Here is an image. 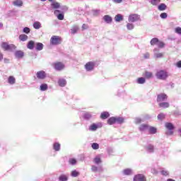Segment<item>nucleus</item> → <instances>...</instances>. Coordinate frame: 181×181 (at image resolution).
I'll return each mask as SVG.
<instances>
[{"label":"nucleus","instance_id":"9d476101","mask_svg":"<svg viewBox=\"0 0 181 181\" xmlns=\"http://www.w3.org/2000/svg\"><path fill=\"white\" fill-rule=\"evenodd\" d=\"M54 15L57 16V19H59V21H63V19H64V13H60V11L59 10H55L54 11Z\"/></svg>","mask_w":181,"mask_h":181},{"label":"nucleus","instance_id":"a19ab883","mask_svg":"<svg viewBox=\"0 0 181 181\" xmlns=\"http://www.w3.org/2000/svg\"><path fill=\"white\" fill-rule=\"evenodd\" d=\"M157 46H158V47H160V49H162V48L165 47V43L163 42L158 40V42L157 43Z\"/></svg>","mask_w":181,"mask_h":181},{"label":"nucleus","instance_id":"13d9d810","mask_svg":"<svg viewBox=\"0 0 181 181\" xmlns=\"http://www.w3.org/2000/svg\"><path fill=\"white\" fill-rule=\"evenodd\" d=\"M176 66H177V67L180 69L181 68V61L177 62L176 64Z\"/></svg>","mask_w":181,"mask_h":181},{"label":"nucleus","instance_id":"a878e982","mask_svg":"<svg viewBox=\"0 0 181 181\" xmlns=\"http://www.w3.org/2000/svg\"><path fill=\"white\" fill-rule=\"evenodd\" d=\"M78 26H77V25L72 26V28L71 29V33L72 35L76 34V33L78 32Z\"/></svg>","mask_w":181,"mask_h":181},{"label":"nucleus","instance_id":"603ef678","mask_svg":"<svg viewBox=\"0 0 181 181\" xmlns=\"http://www.w3.org/2000/svg\"><path fill=\"white\" fill-rule=\"evenodd\" d=\"M175 33H177L178 35H181V28L180 27H177L175 28Z\"/></svg>","mask_w":181,"mask_h":181},{"label":"nucleus","instance_id":"4468645a","mask_svg":"<svg viewBox=\"0 0 181 181\" xmlns=\"http://www.w3.org/2000/svg\"><path fill=\"white\" fill-rule=\"evenodd\" d=\"M35 49L37 52H40V50H43V44H42V42H37L35 44Z\"/></svg>","mask_w":181,"mask_h":181},{"label":"nucleus","instance_id":"79ce46f5","mask_svg":"<svg viewBox=\"0 0 181 181\" xmlns=\"http://www.w3.org/2000/svg\"><path fill=\"white\" fill-rule=\"evenodd\" d=\"M124 121V118L122 117H116V122L117 124H123Z\"/></svg>","mask_w":181,"mask_h":181},{"label":"nucleus","instance_id":"bb28decb","mask_svg":"<svg viewBox=\"0 0 181 181\" xmlns=\"http://www.w3.org/2000/svg\"><path fill=\"white\" fill-rule=\"evenodd\" d=\"M16 57H17L18 59H22L23 57V52L22 51H16Z\"/></svg>","mask_w":181,"mask_h":181},{"label":"nucleus","instance_id":"e2e57ef3","mask_svg":"<svg viewBox=\"0 0 181 181\" xmlns=\"http://www.w3.org/2000/svg\"><path fill=\"white\" fill-rule=\"evenodd\" d=\"M4 59V54L0 52V62Z\"/></svg>","mask_w":181,"mask_h":181},{"label":"nucleus","instance_id":"b1692460","mask_svg":"<svg viewBox=\"0 0 181 181\" xmlns=\"http://www.w3.org/2000/svg\"><path fill=\"white\" fill-rule=\"evenodd\" d=\"M13 4L15 6H22V5H23V1H22V0H16L13 1Z\"/></svg>","mask_w":181,"mask_h":181},{"label":"nucleus","instance_id":"20e7f679","mask_svg":"<svg viewBox=\"0 0 181 181\" xmlns=\"http://www.w3.org/2000/svg\"><path fill=\"white\" fill-rule=\"evenodd\" d=\"M94 67H95V63L93 62H88L85 64L86 71H92L94 70Z\"/></svg>","mask_w":181,"mask_h":181},{"label":"nucleus","instance_id":"49530a36","mask_svg":"<svg viewBox=\"0 0 181 181\" xmlns=\"http://www.w3.org/2000/svg\"><path fill=\"white\" fill-rule=\"evenodd\" d=\"M127 28L128 30H132V29H134V24L127 23Z\"/></svg>","mask_w":181,"mask_h":181},{"label":"nucleus","instance_id":"680f3d73","mask_svg":"<svg viewBox=\"0 0 181 181\" xmlns=\"http://www.w3.org/2000/svg\"><path fill=\"white\" fill-rule=\"evenodd\" d=\"M114 2H115L116 4H121V2H122V0H114Z\"/></svg>","mask_w":181,"mask_h":181},{"label":"nucleus","instance_id":"2eb2a0df","mask_svg":"<svg viewBox=\"0 0 181 181\" xmlns=\"http://www.w3.org/2000/svg\"><path fill=\"white\" fill-rule=\"evenodd\" d=\"M144 76L146 78H152L153 77V74L152 72L146 71Z\"/></svg>","mask_w":181,"mask_h":181},{"label":"nucleus","instance_id":"6e6d98bb","mask_svg":"<svg viewBox=\"0 0 181 181\" xmlns=\"http://www.w3.org/2000/svg\"><path fill=\"white\" fill-rule=\"evenodd\" d=\"M156 57L157 59H159L160 57H163V53H158V54H156Z\"/></svg>","mask_w":181,"mask_h":181},{"label":"nucleus","instance_id":"5fc2aeb1","mask_svg":"<svg viewBox=\"0 0 181 181\" xmlns=\"http://www.w3.org/2000/svg\"><path fill=\"white\" fill-rule=\"evenodd\" d=\"M161 174L163 175V176H168L169 175V173L166 170H162L161 171Z\"/></svg>","mask_w":181,"mask_h":181},{"label":"nucleus","instance_id":"bf43d9fd","mask_svg":"<svg viewBox=\"0 0 181 181\" xmlns=\"http://www.w3.org/2000/svg\"><path fill=\"white\" fill-rule=\"evenodd\" d=\"M144 59H149V53H146L144 55Z\"/></svg>","mask_w":181,"mask_h":181},{"label":"nucleus","instance_id":"aec40b11","mask_svg":"<svg viewBox=\"0 0 181 181\" xmlns=\"http://www.w3.org/2000/svg\"><path fill=\"white\" fill-rule=\"evenodd\" d=\"M58 84L60 87H64L67 84V82L65 79L61 78L58 81Z\"/></svg>","mask_w":181,"mask_h":181},{"label":"nucleus","instance_id":"09e8293b","mask_svg":"<svg viewBox=\"0 0 181 181\" xmlns=\"http://www.w3.org/2000/svg\"><path fill=\"white\" fill-rule=\"evenodd\" d=\"M23 33H30V28H28V27H25L23 28Z\"/></svg>","mask_w":181,"mask_h":181},{"label":"nucleus","instance_id":"f704fd0d","mask_svg":"<svg viewBox=\"0 0 181 181\" xmlns=\"http://www.w3.org/2000/svg\"><path fill=\"white\" fill-rule=\"evenodd\" d=\"M53 148H54V151H60V144L54 143L53 145Z\"/></svg>","mask_w":181,"mask_h":181},{"label":"nucleus","instance_id":"ea45409f","mask_svg":"<svg viewBox=\"0 0 181 181\" xmlns=\"http://www.w3.org/2000/svg\"><path fill=\"white\" fill-rule=\"evenodd\" d=\"M94 163H96V165H98L99 163H101L102 160L101 158L98 156L95 157L93 160Z\"/></svg>","mask_w":181,"mask_h":181},{"label":"nucleus","instance_id":"c9c22d12","mask_svg":"<svg viewBox=\"0 0 181 181\" xmlns=\"http://www.w3.org/2000/svg\"><path fill=\"white\" fill-rule=\"evenodd\" d=\"M52 7L53 8V9H58V8H60V4L57 2H53L52 4Z\"/></svg>","mask_w":181,"mask_h":181},{"label":"nucleus","instance_id":"69168bd1","mask_svg":"<svg viewBox=\"0 0 181 181\" xmlns=\"http://www.w3.org/2000/svg\"><path fill=\"white\" fill-rule=\"evenodd\" d=\"M55 0H49V2H54Z\"/></svg>","mask_w":181,"mask_h":181},{"label":"nucleus","instance_id":"e433bc0d","mask_svg":"<svg viewBox=\"0 0 181 181\" xmlns=\"http://www.w3.org/2000/svg\"><path fill=\"white\" fill-rule=\"evenodd\" d=\"M68 177L65 175H61L59 177V181H67L68 180Z\"/></svg>","mask_w":181,"mask_h":181},{"label":"nucleus","instance_id":"39448f33","mask_svg":"<svg viewBox=\"0 0 181 181\" xmlns=\"http://www.w3.org/2000/svg\"><path fill=\"white\" fill-rule=\"evenodd\" d=\"M141 19V16L138 14H130L129 16V22H136Z\"/></svg>","mask_w":181,"mask_h":181},{"label":"nucleus","instance_id":"3c124183","mask_svg":"<svg viewBox=\"0 0 181 181\" xmlns=\"http://www.w3.org/2000/svg\"><path fill=\"white\" fill-rule=\"evenodd\" d=\"M160 16L162 19H166V18H168V13H163L160 15Z\"/></svg>","mask_w":181,"mask_h":181},{"label":"nucleus","instance_id":"c03bdc74","mask_svg":"<svg viewBox=\"0 0 181 181\" xmlns=\"http://www.w3.org/2000/svg\"><path fill=\"white\" fill-rule=\"evenodd\" d=\"M146 149L148 152H153L154 147L150 144L146 147Z\"/></svg>","mask_w":181,"mask_h":181},{"label":"nucleus","instance_id":"9b49d317","mask_svg":"<svg viewBox=\"0 0 181 181\" xmlns=\"http://www.w3.org/2000/svg\"><path fill=\"white\" fill-rule=\"evenodd\" d=\"M14 46L13 45H9L7 42L1 43V47L4 50H11Z\"/></svg>","mask_w":181,"mask_h":181},{"label":"nucleus","instance_id":"4c0bfd02","mask_svg":"<svg viewBox=\"0 0 181 181\" xmlns=\"http://www.w3.org/2000/svg\"><path fill=\"white\" fill-rule=\"evenodd\" d=\"M98 128V126H97V124L93 123L90 126L89 129H90V131H97Z\"/></svg>","mask_w":181,"mask_h":181},{"label":"nucleus","instance_id":"37998d69","mask_svg":"<svg viewBox=\"0 0 181 181\" xmlns=\"http://www.w3.org/2000/svg\"><path fill=\"white\" fill-rule=\"evenodd\" d=\"M80 175V173L77 172L76 170H73L71 172V176L73 177H77V176H78Z\"/></svg>","mask_w":181,"mask_h":181},{"label":"nucleus","instance_id":"2f4dec72","mask_svg":"<svg viewBox=\"0 0 181 181\" xmlns=\"http://www.w3.org/2000/svg\"><path fill=\"white\" fill-rule=\"evenodd\" d=\"M158 8V11H165L166 10V8H168V6L165 4H160Z\"/></svg>","mask_w":181,"mask_h":181},{"label":"nucleus","instance_id":"4be33fe9","mask_svg":"<svg viewBox=\"0 0 181 181\" xmlns=\"http://www.w3.org/2000/svg\"><path fill=\"white\" fill-rule=\"evenodd\" d=\"M148 128L149 125L143 124L139 126V131H146V129H148Z\"/></svg>","mask_w":181,"mask_h":181},{"label":"nucleus","instance_id":"58836bf2","mask_svg":"<svg viewBox=\"0 0 181 181\" xmlns=\"http://www.w3.org/2000/svg\"><path fill=\"white\" fill-rule=\"evenodd\" d=\"M158 119H159L160 121H162L163 119H165V115L163 113H160L158 117H157Z\"/></svg>","mask_w":181,"mask_h":181},{"label":"nucleus","instance_id":"c756f323","mask_svg":"<svg viewBox=\"0 0 181 181\" xmlns=\"http://www.w3.org/2000/svg\"><path fill=\"white\" fill-rule=\"evenodd\" d=\"M158 42H159V39L158 38H153L150 42L151 46H155V45H158Z\"/></svg>","mask_w":181,"mask_h":181},{"label":"nucleus","instance_id":"393cba45","mask_svg":"<svg viewBox=\"0 0 181 181\" xmlns=\"http://www.w3.org/2000/svg\"><path fill=\"white\" fill-rule=\"evenodd\" d=\"M33 28L34 29H40L42 28V24H40V22L36 21L33 23Z\"/></svg>","mask_w":181,"mask_h":181},{"label":"nucleus","instance_id":"864d4df0","mask_svg":"<svg viewBox=\"0 0 181 181\" xmlns=\"http://www.w3.org/2000/svg\"><path fill=\"white\" fill-rule=\"evenodd\" d=\"M141 122H142V119H141V118L136 117L135 119V124H141Z\"/></svg>","mask_w":181,"mask_h":181},{"label":"nucleus","instance_id":"052dcab7","mask_svg":"<svg viewBox=\"0 0 181 181\" xmlns=\"http://www.w3.org/2000/svg\"><path fill=\"white\" fill-rule=\"evenodd\" d=\"M84 117H85V118H91V115H90V114H85V115H84Z\"/></svg>","mask_w":181,"mask_h":181},{"label":"nucleus","instance_id":"8fccbe9b","mask_svg":"<svg viewBox=\"0 0 181 181\" xmlns=\"http://www.w3.org/2000/svg\"><path fill=\"white\" fill-rule=\"evenodd\" d=\"M91 170L92 172H95V173L98 172V167L95 165H92Z\"/></svg>","mask_w":181,"mask_h":181},{"label":"nucleus","instance_id":"de8ad7c7","mask_svg":"<svg viewBox=\"0 0 181 181\" xmlns=\"http://www.w3.org/2000/svg\"><path fill=\"white\" fill-rule=\"evenodd\" d=\"M92 148L93 149H98L100 148V145H98L97 143H93L92 144Z\"/></svg>","mask_w":181,"mask_h":181},{"label":"nucleus","instance_id":"f03ea898","mask_svg":"<svg viewBox=\"0 0 181 181\" xmlns=\"http://www.w3.org/2000/svg\"><path fill=\"white\" fill-rule=\"evenodd\" d=\"M62 43V38L57 35H53L50 39V44L56 46L57 45H60Z\"/></svg>","mask_w":181,"mask_h":181},{"label":"nucleus","instance_id":"6ab92c4d","mask_svg":"<svg viewBox=\"0 0 181 181\" xmlns=\"http://www.w3.org/2000/svg\"><path fill=\"white\" fill-rule=\"evenodd\" d=\"M8 84H15V83H16V79L15 78V77L11 76L8 77Z\"/></svg>","mask_w":181,"mask_h":181},{"label":"nucleus","instance_id":"72a5a7b5","mask_svg":"<svg viewBox=\"0 0 181 181\" xmlns=\"http://www.w3.org/2000/svg\"><path fill=\"white\" fill-rule=\"evenodd\" d=\"M160 1L161 0H151L150 3L151 5L156 6V5H159V4H160Z\"/></svg>","mask_w":181,"mask_h":181},{"label":"nucleus","instance_id":"dca6fc26","mask_svg":"<svg viewBox=\"0 0 181 181\" xmlns=\"http://www.w3.org/2000/svg\"><path fill=\"white\" fill-rule=\"evenodd\" d=\"M160 108H169L170 105L168 102H163L158 104Z\"/></svg>","mask_w":181,"mask_h":181},{"label":"nucleus","instance_id":"4d7b16f0","mask_svg":"<svg viewBox=\"0 0 181 181\" xmlns=\"http://www.w3.org/2000/svg\"><path fill=\"white\" fill-rule=\"evenodd\" d=\"M82 29L83 30H86V29H88V25L87 24H83Z\"/></svg>","mask_w":181,"mask_h":181},{"label":"nucleus","instance_id":"c85d7f7f","mask_svg":"<svg viewBox=\"0 0 181 181\" xmlns=\"http://www.w3.org/2000/svg\"><path fill=\"white\" fill-rule=\"evenodd\" d=\"M148 132L150 134H156L157 132V129L156 127H148Z\"/></svg>","mask_w":181,"mask_h":181},{"label":"nucleus","instance_id":"ddd939ff","mask_svg":"<svg viewBox=\"0 0 181 181\" xmlns=\"http://www.w3.org/2000/svg\"><path fill=\"white\" fill-rule=\"evenodd\" d=\"M35 41L30 40L28 42L27 45L28 49H30V50H33V48L35 47Z\"/></svg>","mask_w":181,"mask_h":181},{"label":"nucleus","instance_id":"473e14b6","mask_svg":"<svg viewBox=\"0 0 181 181\" xmlns=\"http://www.w3.org/2000/svg\"><path fill=\"white\" fill-rule=\"evenodd\" d=\"M146 81L145 80V78H144V77H140V78H137L138 84H145Z\"/></svg>","mask_w":181,"mask_h":181},{"label":"nucleus","instance_id":"423d86ee","mask_svg":"<svg viewBox=\"0 0 181 181\" xmlns=\"http://www.w3.org/2000/svg\"><path fill=\"white\" fill-rule=\"evenodd\" d=\"M168 100V95L165 93H160L157 95V103H162Z\"/></svg>","mask_w":181,"mask_h":181},{"label":"nucleus","instance_id":"cd10ccee","mask_svg":"<svg viewBox=\"0 0 181 181\" xmlns=\"http://www.w3.org/2000/svg\"><path fill=\"white\" fill-rule=\"evenodd\" d=\"M47 88H49V87L47 86V84H46V83H42L40 86V90H41V91H46V90H47Z\"/></svg>","mask_w":181,"mask_h":181},{"label":"nucleus","instance_id":"7c9ffc66","mask_svg":"<svg viewBox=\"0 0 181 181\" xmlns=\"http://www.w3.org/2000/svg\"><path fill=\"white\" fill-rule=\"evenodd\" d=\"M123 173H124V175L129 176V175H132V170L129 168H127L123 170Z\"/></svg>","mask_w":181,"mask_h":181},{"label":"nucleus","instance_id":"f257e3e1","mask_svg":"<svg viewBox=\"0 0 181 181\" xmlns=\"http://www.w3.org/2000/svg\"><path fill=\"white\" fill-rule=\"evenodd\" d=\"M156 76L158 80H166L168 78V72L165 70H160L156 72Z\"/></svg>","mask_w":181,"mask_h":181},{"label":"nucleus","instance_id":"7ed1b4c3","mask_svg":"<svg viewBox=\"0 0 181 181\" xmlns=\"http://www.w3.org/2000/svg\"><path fill=\"white\" fill-rule=\"evenodd\" d=\"M165 128H167V129H169V131L166 132V135H173V131L172 130L175 129V126H173L172 123H165Z\"/></svg>","mask_w":181,"mask_h":181},{"label":"nucleus","instance_id":"f8f14e48","mask_svg":"<svg viewBox=\"0 0 181 181\" xmlns=\"http://www.w3.org/2000/svg\"><path fill=\"white\" fill-rule=\"evenodd\" d=\"M103 21L106 23H112V17H111L109 15H105V16H103Z\"/></svg>","mask_w":181,"mask_h":181},{"label":"nucleus","instance_id":"1a4fd4ad","mask_svg":"<svg viewBox=\"0 0 181 181\" xmlns=\"http://www.w3.org/2000/svg\"><path fill=\"white\" fill-rule=\"evenodd\" d=\"M54 67L55 70H63V69H64V64H63L62 62H56L54 64Z\"/></svg>","mask_w":181,"mask_h":181},{"label":"nucleus","instance_id":"6e6552de","mask_svg":"<svg viewBox=\"0 0 181 181\" xmlns=\"http://www.w3.org/2000/svg\"><path fill=\"white\" fill-rule=\"evenodd\" d=\"M37 78H39L40 80H43L46 78V72L45 71H39L36 74Z\"/></svg>","mask_w":181,"mask_h":181},{"label":"nucleus","instance_id":"774afa93","mask_svg":"<svg viewBox=\"0 0 181 181\" xmlns=\"http://www.w3.org/2000/svg\"><path fill=\"white\" fill-rule=\"evenodd\" d=\"M0 26H2V24H0Z\"/></svg>","mask_w":181,"mask_h":181},{"label":"nucleus","instance_id":"0eeeda50","mask_svg":"<svg viewBox=\"0 0 181 181\" xmlns=\"http://www.w3.org/2000/svg\"><path fill=\"white\" fill-rule=\"evenodd\" d=\"M134 181H146V177L143 174H138L134 177Z\"/></svg>","mask_w":181,"mask_h":181},{"label":"nucleus","instance_id":"5701e85b","mask_svg":"<svg viewBox=\"0 0 181 181\" xmlns=\"http://www.w3.org/2000/svg\"><path fill=\"white\" fill-rule=\"evenodd\" d=\"M19 40L21 42H26V40H28V35H26L25 34H21L19 35Z\"/></svg>","mask_w":181,"mask_h":181},{"label":"nucleus","instance_id":"f3484780","mask_svg":"<svg viewBox=\"0 0 181 181\" xmlns=\"http://www.w3.org/2000/svg\"><path fill=\"white\" fill-rule=\"evenodd\" d=\"M115 123H117L116 117H112L107 119V124L109 125H113Z\"/></svg>","mask_w":181,"mask_h":181},{"label":"nucleus","instance_id":"a18cd8bd","mask_svg":"<svg viewBox=\"0 0 181 181\" xmlns=\"http://www.w3.org/2000/svg\"><path fill=\"white\" fill-rule=\"evenodd\" d=\"M69 162L70 165H76V163H77V160H76L75 158H70Z\"/></svg>","mask_w":181,"mask_h":181},{"label":"nucleus","instance_id":"338daca9","mask_svg":"<svg viewBox=\"0 0 181 181\" xmlns=\"http://www.w3.org/2000/svg\"><path fill=\"white\" fill-rule=\"evenodd\" d=\"M41 1H42L43 2H45V1H46V0H41Z\"/></svg>","mask_w":181,"mask_h":181},{"label":"nucleus","instance_id":"412c9836","mask_svg":"<svg viewBox=\"0 0 181 181\" xmlns=\"http://www.w3.org/2000/svg\"><path fill=\"white\" fill-rule=\"evenodd\" d=\"M115 21L116 22H121V21H124V17L121 14H117L115 17Z\"/></svg>","mask_w":181,"mask_h":181},{"label":"nucleus","instance_id":"a211bd4d","mask_svg":"<svg viewBox=\"0 0 181 181\" xmlns=\"http://www.w3.org/2000/svg\"><path fill=\"white\" fill-rule=\"evenodd\" d=\"M110 117V113L108 112H103L100 115L101 119H107Z\"/></svg>","mask_w":181,"mask_h":181},{"label":"nucleus","instance_id":"0e129e2a","mask_svg":"<svg viewBox=\"0 0 181 181\" xmlns=\"http://www.w3.org/2000/svg\"><path fill=\"white\" fill-rule=\"evenodd\" d=\"M167 181H175V180H173V179L169 178V179L167 180Z\"/></svg>","mask_w":181,"mask_h":181}]
</instances>
